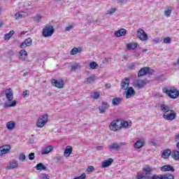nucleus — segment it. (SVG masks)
<instances>
[{"label":"nucleus","mask_w":179,"mask_h":179,"mask_svg":"<svg viewBox=\"0 0 179 179\" xmlns=\"http://www.w3.org/2000/svg\"><path fill=\"white\" fill-rule=\"evenodd\" d=\"M171 8H168L165 11H164V15L166 16H170L171 15Z\"/></svg>","instance_id":"c03bdc74"},{"label":"nucleus","mask_w":179,"mask_h":179,"mask_svg":"<svg viewBox=\"0 0 179 179\" xmlns=\"http://www.w3.org/2000/svg\"><path fill=\"white\" fill-rule=\"evenodd\" d=\"M137 179H162V176L153 175V168L145 165L143 168V173L137 176Z\"/></svg>","instance_id":"f257e3e1"},{"label":"nucleus","mask_w":179,"mask_h":179,"mask_svg":"<svg viewBox=\"0 0 179 179\" xmlns=\"http://www.w3.org/2000/svg\"><path fill=\"white\" fill-rule=\"evenodd\" d=\"M91 97L92 99H95L96 100L97 99H99L100 97V93L99 92H94L92 95H91Z\"/></svg>","instance_id":"79ce46f5"},{"label":"nucleus","mask_w":179,"mask_h":179,"mask_svg":"<svg viewBox=\"0 0 179 179\" xmlns=\"http://www.w3.org/2000/svg\"><path fill=\"white\" fill-rule=\"evenodd\" d=\"M149 67H143L141 68L138 73V78H141V76H143L145 75H146V73H148V72H149Z\"/></svg>","instance_id":"412c9836"},{"label":"nucleus","mask_w":179,"mask_h":179,"mask_svg":"<svg viewBox=\"0 0 179 179\" xmlns=\"http://www.w3.org/2000/svg\"><path fill=\"white\" fill-rule=\"evenodd\" d=\"M51 150H52V146L50 145L46 147L41 152L42 155H48V153H50V152H51Z\"/></svg>","instance_id":"473e14b6"},{"label":"nucleus","mask_w":179,"mask_h":179,"mask_svg":"<svg viewBox=\"0 0 179 179\" xmlns=\"http://www.w3.org/2000/svg\"><path fill=\"white\" fill-rule=\"evenodd\" d=\"M146 51H148V49H143V50H142V52H146Z\"/></svg>","instance_id":"0e129e2a"},{"label":"nucleus","mask_w":179,"mask_h":179,"mask_svg":"<svg viewBox=\"0 0 179 179\" xmlns=\"http://www.w3.org/2000/svg\"><path fill=\"white\" fill-rule=\"evenodd\" d=\"M160 109L162 111V113H164V114H166V113H170V111L171 110V109L170 108V106L164 103L160 106Z\"/></svg>","instance_id":"4be33fe9"},{"label":"nucleus","mask_w":179,"mask_h":179,"mask_svg":"<svg viewBox=\"0 0 179 179\" xmlns=\"http://www.w3.org/2000/svg\"><path fill=\"white\" fill-rule=\"evenodd\" d=\"M72 29H73V26L70 25L65 28V31H71V30H72Z\"/></svg>","instance_id":"603ef678"},{"label":"nucleus","mask_w":179,"mask_h":179,"mask_svg":"<svg viewBox=\"0 0 179 179\" xmlns=\"http://www.w3.org/2000/svg\"><path fill=\"white\" fill-rule=\"evenodd\" d=\"M106 89H110V87H111V84H106Z\"/></svg>","instance_id":"bf43d9fd"},{"label":"nucleus","mask_w":179,"mask_h":179,"mask_svg":"<svg viewBox=\"0 0 179 179\" xmlns=\"http://www.w3.org/2000/svg\"><path fill=\"white\" fill-rule=\"evenodd\" d=\"M71 153H72V147L69 145L65 149L64 155L66 157H69V156L71 155Z\"/></svg>","instance_id":"c756f323"},{"label":"nucleus","mask_w":179,"mask_h":179,"mask_svg":"<svg viewBox=\"0 0 179 179\" xmlns=\"http://www.w3.org/2000/svg\"><path fill=\"white\" fill-rule=\"evenodd\" d=\"M17 101H12L11 102H6L3 104V108H9L10 107H15L17 104Z\"/></svg>","instance_id":"393cba45"},{"label":"nucleus","mask_w":179,"mask_h":179,"mask_svg":"<svg viewBox=\"0 0 179 179\" xmlns=\"http://www.w3.org/2000/svg\"><path fill=\"white\" fill-rule=\"evenodd\" d=\"M30 143H34V140L31 139V140H30Z\"/></svg>","instance_id":"338daca9"},{"label":"nucleus","mask_w":179,"mask_h":179,"mask_svg":"<svg viewBox=\"0 0 179 179\" xmlns=\"http://www.w3.org/2000/svg\"><path fill=\"white\" fill-rule=\"evenodd\" d=\"M52 83L53 84V86H55V87H57L58 89H62L64 87V81L63 80H52Z\"/></svg>","instance_id":"4468645a"},{"label":"nucleus","mask_w":179,"mask_h":179,"mask_svg":"<svg viewBox=\"0 0 179 179\" xmlns=\"http://www.w3.org/2000/svg\"><path fill=\"white\" fill-rule=\"evenodd\" d=\"M16 125V123H15V122L13 121H10L8 122L6 124V128L9 130V131H12V129H13L15 128V126Z\"/></svg>","instance_id":"c85d7f7f"},{"label":"nucleus","mask_w":179,"mask_h":179,"mask_svg":"<svg viewBox=\"0 0 179 179\" xmlns=\"http://www.w3.org/2000/svg\"><path fill=\"white\" fill-rule=\"evenodd\" d=\"M10 150V145H5L0 147V156H3V155H6V153H9Z\"/></svg>","instance_id":"ddd939ff"},{"label":"nucleus","mask_w":179,"mask_h":179,"mask_svg":"<svg viewBox=\"0 0 179 179\" xmlns=\"http://www.w3.org/2000/svg\"><path fill=\"white\" fill-rule=\"evenodd\" d=\"M97 66H99V64H97V63H96V62H92L90 64V68H91V69H96L97 68Z\"/></svg>","instance_id":"a19ab883"},{"label":"nucleus","mask_w":179,"mask_h":179,"mask_svg":"<svg viewBox=\"0 0 179 179\" xmlns=\"http://www.w3.org/2000/svg\"><path fill=\"white\" fill-rule=\"evenodd\" d=\"M87 20L90 22V23H92L93 22V18L90 16H88L87 17Z\"/></svg>","instance_id":"864d4df0"},{"label":"nucleus","mask_w":179,"mask_h":179,"mask_svg":"<svg viewBox=\"0 0 179 179\" xmlns=\"http://www.w3.org/2000/svg\"><path fill=\"white\" fill-rule=\"evenodd\" d=\"M134 67H135V63H131L129 66V69H134Z\"/></svg>","instance_id":"6e6d98bb"},{"label":"nucleus","mask_w":179,"mask_h":179,"mask_svg":"<svg viewBox=\"0 0 179 179\" xmlns=\"http://www.w3.org/2000/svg\"><path fill=\"white\" fill-rule=\"evenodd\" d=\"M22 96L26 97V96H29V91L26 90L23 92Z\"/></svg>","instance_id":"5fc2aeb1"},{"label":"nucleus","mask_w":179,"mask_h":179,"mask_svg":"<svg viewBox=\"0 0 179 179\" xmlns=\"http://www.w3.org/2000/svg\"><path fill=\"white\" fill-rule=\"evenodd\" d=\"M137 37L138 38L141 40V41H147L148 34H146V32H145V30H143L142 28H139L137 30Z\"/></svg>","instance_id":"0eeeda50"},{"label":"nucleus","mask_w":179,"mask_h":179,"mask_svg":"<svg viewBox=\"0 0 179 179\" xmlns=\"http://www.w3.org/2000/svg\"><path fill=\"white\" fill-rule=\"evenodd\" d=\"M27 51H26L24 49H22L19 52V59L21 61H24L25 64H27L30 62V60L27 58Z\"/></svg>","instance_id":"1a4fd4ad"},{"label":"nucleus","mask_w":179,"mask_h":179,"mask_svg":"<svg viewBox=\"0 0 179 179\" xmlns=\"http://www.w3.org/2000/svg\"><path fill=\"white\" fill-rule=\"evenodd\" d=\"M116 10H117V8H110L108 10V15H113V13H115Z\"/></svg>","instance_id":"49530a36"},{"label":"nucleus","mask_w":179,"mask_h":179,"mask_svg":"<svg viewBox=\"0 0 179 179\" xmlns=\"http://www.w3.org/2000/svg\"><path fill=\"white\" fill-rule=\"evenodd\" d=\"M78 51H79V49H78L77 48H74L71 50V51L70 52V54L71 55H76Z\"/></svg>","instance_id":"37998d69"},{"label":"nucleus","mask_w":179,"mask_h":179,"mask_svg":"<svg viewBox=\"0 0 179 179\" xmlns=\"http://www.w3.org/2000/svg\"><path fill=\"white\" fill-rule=\"evenodd\" d=\"M145 141L144 140V138H141L138 141H137L135 143H134V148L135 149H141V148H143V146L145 145Z\"/></svg>","instance_id":"6ab92c4d"},{"label":"nucleus","mask_w":179,"mask_h":179,"mask_svg":"<svg viewBox=\"0 0 179 179\" xmlns=\"http://www.w3.org/2000/svg\"><path fill=\"white\" fill-rule=\"evenodd\" d=\"M141 55L139 54V53H136L135 55H134V56L135 57H139Z\"/></svg>","instance_id":"e2e57ef3"},{"label":"nucleus","mask_w":179,"mask_h":179,"mask_svg":"<svg viewBox=\"0 0 179 179\" xmlns=\"http://www.w3.org/2000/svg\"><path fill=\"white\" fill-rule=\"evenodd\" d=\"M161 179H174V176L171 173H166L161 176Z\"/></svg>","instance_id":"2f4dec72"},{"label":"nucleus","mask_w":179,"mask_h":179,"mask_svg":"<svg viewBox=\"0 0 179 179\" xmlns=\"http://www.w3.org/2000/svg\"><path fill=\"white\" fill-rule=\"evenodd\" d=\"M127 34V29H121L115 32V36L116 37H122V36H125Z\"/></svg>","instance_id":"5701e85b"},{"label":"nucleus","mask_w":179,"mask_h":179,"mask_svg":"<svg viewBox=\"0 0 179 179\" xmlns=\"http://www.w3.org/2000/svg\"><path fill=\"white\" fill-rule=\"evenodd\" d=\"M78 68H79V64H75L74 65L71 66V71H76V69H78Z\"/></svg>","instance_id":"09e8293b"},{"label":"nucleus","mask_w":179,"mask_h":179,"mask_svg":"<svg viewBox=\"0 0 179 179\" xmlns=\"http://www.w3.org/2000/svg\"><path fill=\"white\" fill-rule=\"evenodd\" d=\"M47 122H48V115H42L38 117L36 122V127L37 128H43Z\"/></svg>","instance_id":"f03ea898"},{"label":"nucleus","mask_w":179,"mask_h":179,"mask_svg":"<svg viewBox=\"0 0 179 179\" xmlns=\"http://www.w3.org/2000/svg\"><path fill=\"white\" fill-rule=\"evenodd\" d=\"M5 96L8 101H12L13 100V90L11 88H7L5 90Z\"/></svg>","instance_id":"9d476101"},{"label":"nucleus","mask_w":179,"mask_h":179,"mask_svg":"<svg viewBox=\"0 0 179 179\" xmlns=\"http://www.w3.org/2000/svg\"><path fill=\"white\" fill-rule=\"evenodd\" d=\"M126 93V99H131V97H134L136 94L135 90H134V87H130L127 89V91H125Z\"/></svg>","instance_id":"2eb2a0df"},{"label":"nucleus","mask_w":179,"mask_h":179,"mask_svg":"<svg viewBox=\"0 0 179 179\" xmlns=\"http://www.w3.org/2000/svg\"><path fill=\"white\" fill-rule=\"evenodd\" d=\"M87 171L88 173H93V171H94V166H88Z\"/></svg>","instance_id":"8fccbe9b"},{"label":"nucleus","mask_w":179,"mask_h":179,"mask_svg":"<svg viewBox=\"0 0 179 179\" xmlns=\"http://www.w3.org/2000/svg\"><path fill=\"white\" fill-rule=\"evenodd\" d=\"M28 73H27V72L24 73V76H27Z\"/></svg>","instance_id":"69168bd1"},{"label":"nucleus","mask_w":179,"mask_h":179,"mask_svg":"<svg viewBox=\"0 0 179 179\" xmlns=\"http://www.w3.org/2000/svg\"><path fill=\"white\" fill-rule=\"evenodd\" d=\"M96 150H103V146H97Z\"/></svg>","instance_id":"13d9d810"},{"label":"nucleus","mask_w":179,"mask_h":179,"mask_svg":"<svg viewBox=\"0 0 179 179\" xmlns=\"http://www.w3.org/2000/svg\"><path fill=\"white\" fill-rule=\"evenodd\" d=\"M138 47V43H127V50H135Z\"/></svg>","instance_id":"7c9ffc66"},{"label":"nucleus","mask_w":179,"mask_h":179,"mask_svg":"<svg viewBox=\"0 0 179 179\" xmlns=\"http://www.w3.org/2000/svg\"><path fill=\"white\" fill-rule=\"evenodd\" d=\"M94 80H96V78H94V76H90L85 80V83H86V85L89 83H93Z\"/></svg>","instance_id":"c9c22d12"},{"label":"nucleus","mask_w":179,"mask_h":179,"mask_svg":"<svg viewBox=\"0 0 179 179\" xmlns=\"http://www.w3.org/2000/svg\"><path fill=\"white\" fill-rule=\"evenodd\" d=\"M125 145H127V143L125 142H122V143H117V142H114L112 143L110 145H108V149L110 150V152H113V150H121V148H122V146H125Z\"/></svg>","instance_id":"20e7f679"},{"label":"nucleus","mask_w":179,"mask_h":179,"mask_svg":"<svg viewBox=\"0 0 179 179\" xmlns=\"http://www.w3.org/2000/svg\"><path fill=\"white\" fill-rule=\"evenodd\" d=\"M120 86L122 89L127 90L129 87V78H125L124 80H122Z\"/></svg>","instance_id":"a211bd4d"},{"label":"nucleus","mask_w":179,"mask_h":179,"mask_svg":"<svg viewBox=\"0 0 179 179\" xmlns=\"http://www.w3.org/2000/svg\"><path fill=\"white\" fill-rule=\"evenodd\" d=\"M39 179H50V176L45 173H41Z\"/></svg>","instance_id":"a18cd8bd"},{"label":"nucleus","mask_w":179,"mask_h":179,"mask_svg":"<svg viewBox=\"0 0 179 179\" xmlns=\"http://www.w3.org/2000/svg\"><path fill=\"white\" fill-rule=\"evenodd\" d=\"M125 1H127V0H120V2H125Z\"/></svg>","instance_id":"774afa93"},{"label":"nucleus","mask_w":179,"mask_h":179,"mask_svg":"<svg viewBox=\"0 0 179 179\" xmlns=\"http://www.w3.org/2000/svg\"><path fill=\"white\" fill-rule=\"evenodd\" d=\"M36 170H46L47 166H45L43 163H39L36 166Z\"/></svg>","instance_id":"f704fd0d"},{"label":"nucleus","mask_w":179,"mask_h":179,"mask_svg":"<svg viewBox=\"0 0 179 179\" xmlns=\"http://www.w3.org/2000/svg\"><path fill=\"white\" fill-rule=\"evenodd\" d=\"M122 101V98L115 97L112 99V104L113 106H117L119 104H121Z\"/></svg>","instance_id":"bb28decb"},{"label":"nucleus","mask_w":179,"mask_h":179,"mask_svg":"<svg viewBox=\"0 0 179 179\" xmlns=\"http://www.w3.org/2000/svg\"><path fill=\"white\" fill-rule=\"evenodd\" d=\"M146 80H137L134 83V87H138V89H142L146 86Z\"/></svg>","instance_id":"9b49d317"},{"label":"nucleus","mask_w":179,"mask_h":179,"mask_svg":"<svg viewBox=\"0 0 179 179\" xmlns=\"http://www.w3.org/2000/svg\"><path fill=\"white\" fill-rule=\"evenodd\" d=\"M57 160H61L62 157H56Z\"/></svg>","instance_id":"680f3d73"},{"label":"nucleus","mask_w":179,"mask_h":179,"mask_svg":"<svg viewBox=\"0 0 179 179\" xmlns=\"http://www.w3.org/2000/svg\"><path fill=\"white\" fill-rule=\"evenodd\" d=\"M164 43H165V44H170V43H171V38L166 37L164 38Z\"/></svg>","instance_id":"de8ad7c7"},{"label":"nucleus","mask_w":179,"mask_h":179,"mask_svg":"<svg viewBox=\"0 0 179 179\" xmlns=\"http://www.w3.org/2000/svg\"><path fill=\"white\" fill-rule=\"evenodd\" d=\"M109 128L110 131H113L114 132H116L118 129H121L120 120H113L111 122L109 125Z\"/></svg>","instance_id":"6e6552de"},{"label":"nucleus","mask_w":179,"mask_h":179,"mask_svg":"<svg viewBox=\"0 0 179 179\" xmlns=\"http://www.w3.org/2000/svg\"><path fill=\"white\" fill-rule=\"evenodd\" d=\"M172 157L174 159V160H179V151H173Z\"/></svg>","instance_id":"e433bc0d"},{"label":"nucleus","mask_w":179,"mask_h":179,"mask_svg":"<svg viewBox=\"0 0 179 179\" xmlns=\"http://www.w3.org/2000/svg\"><path fill=\"white\" fill-rule=\"evenodd\" d=\"M41 19H43V15L38 14L34 17V22H37L38 23L41 20Z\"/></svg>","instance_id":"ea45409f"},{"label":"nucleus","mask_w":179,"mask_h":179,"mask_svg":"<svg viewBox=\"0 0 179 179\" xmlns=\"http://www.w3.org/2000/svg\"><path fill=\"white\" fill-rule=\"evenodd\" d=\"M54 34V27L52 26H48L43 28V36L44 37H51Z\"/></svg>","instance_id":"423d86ee"},{"label":"nucleus","mask_w":179,"mask_h":179,"mask_svg":"<svg viewBox=\"0 0 179 179\" xmlns=\"http://www.w3.org/2000/svg\"><path fill=\"white\" fill-rule=\"evenodd\" d=\"M2 12H3V8L0 7V15H2Z\"/></svg>","instance_id":"052dcab7"},{"label":"nucleus","mask_w":179,"mask_h":179,"mask_svg":"<svg viewBox=\"0 0 179 179\" xmlns=\"http://www.w3.org/2000/svg\"><path fill=\"white\" fill-rule=\"evenodd\" d=\"M18 159L20 160V162H24L26 160V155H24V153L23 152L20 153Z\"/></svg>","instance_id":"58836bf2"},{"label":"nucleus","mask_w":179,"mask_h":179,"mask_svg":"<svg viewBox=\"0 0 179 179\" xmlns=\"http://www.w3.org/2000/svg\"><path fill=\"white\" fill-rule=\"evenodd\" d=\"M33 44V40L31 38H28L24 40V42H22L20 45V48H26V47H30Z\"/></svg>","instance_id":"f8f14e48"},{"label":"nucleus","mask_w":179,"mask_h":179,"mask_svg":"<svg viewBox=\"0 0 179 179\" xmlns=\"http://www.w3.org/2000/svg\"><path fill=\"white\" fill-rule=\"evenodd\" d=\"M28 157L29 160H34V158L36 157L34 152H31L29 155Z\"/></svg>","instance_id":"3c124183"},{"label":"nucleus","mask_w":179,"mask_h":179,"mask_svg":"<svg viewBox=\"0 0 179 179\" xmlns=\"http://www.w3.org/2000/svg\"><path fill=\"white\" fill-rule=\"evenodd\" d=\"M162 92L167 94L170 99H177L179 96V91L176 89L167 90L166 88H164Z\"/></svg>","instance_id":"7ed1b4c3"},{"label":"nucleus","mask_w":179,"mask_h":179,"mask_svg":"<svg viewBox=\"0 0 179 179\" xmlns=\"http://www.w3.org/2000/svg\"><path fill=\"white\" fill-rule=\"evenodd\" d=\"M170 155H171V150L166 149L164 150V152H162V157H163V159H169Z\"/></svg>","instance_id":"cd10ccee"},{"label":"nucleus","mask_w":179,"mask_h":179,"mask_svg":"<svg viewBox=\"0 0 179 179\" xmlns=\"http://www.w3.org/2000/svg\"><path fill=\"white\" fill-rule=\"evenodd\" d=\"M161 171H163L164 173H166L167 171H171V173H173L174 171H176V169H174V166H171V165H164L162 166L160 168Z\"/></svg>","instance_id":"dca6fc26"},{"label":"nucleus","mask_w":179,"mask_h":179,"mask_svg":"<svg viewBox=\"0 0 179 179\" xmlns=\"http://www.w3.org/2000/svg\"><path fill=\"white\" fill-rule=\"evenodd\" d=\"M176 117L177 113L173 110H169V112H166V113L163 115V118L166 121H173V120H176Z\"/></svg>","instance_id":"39448f33"},{"label":"nucleus","mask_w":179,"mask_h":179,"mask_svg":"<svg viewBox=\"0 0 179 179\" xmlns=\"http://www.w3.org/2000/svg\"><path fill=\"white\" fill-rule=\"evenodd\" d=\"M150 143L152 146H156V145H157V143H156V141H150Z\"/></svg>","instance_id":"4d7b16f0"},{"label":"nucleus","mask_w":179,"mask_h":179,"mask_svg":"<svg viewBox=\"0 0 179 179\" xmlns=\"http://www.w3.org/2000/svg\"><path fill=\"white\" fill-rule=\"evenodd\" d=\"M120 129L121 128H127L128 125H129V124L127 121H122V122L120 121Z\"/></svg>","instance_id":"4c0bfd02"},{"label":"nucleus","mask_w":179,"mask_h":179,"mask_svg":"<svg viewBox=\"0 0 179 179\" xmlns=\"http://www.w3.org/2000/svg\"><path fill=\"white\" fill-rule=\"evenodd\" d=\"M17 167H19V163H17V161L13 160L6 166V169L7 170H15V169H17Z\"/></svg>","instance_id":"f3484780"},{"label":"nucleus","mask_w":179,"mask_h":179,"mask_svg":"<svg viewBox=\"0 0 179 179\" xmlns=\"http://www.w3.org/2000/svg\"><path fill=\"white\" fill-rule=\"evenodd\" d=\"M26 16H27V13L26 12H18L15 15V17L17 20L22 19V17H26Z\"/></svg>","instance_id":"a878e982"},{"label":"nucleus","mask_w":179,"mask_h":179,"mask_svg":"<svg viewBox=\"0 0 179 179\" xmlns=\"http://www.w3.org/2000/svg\"><path fill=\"white\" fill-rule=\"evenodd\" d=\"M109 107L110 106H108V103L107 102H102L101 106H99L100 114H104L106 113V110H108Z\"/></svg>","instance_id":"aec40b11"},{"label":"nucleus","mask_w":179,"mask_h":179,"mask_svg":"<svg viewBox=\"0 0 179 179\" xmlns=\"http://www.w3.org/2000/svg\"><path fill=\"white\" fill-rule=\"evenodd\" d=\"M15 34V31H10L8 34H6L4 36V40H10L12 36Z\"/></svg>","instance_id":"72a5a7b5"},{"label":"nucleus","mask_w":179,"mask_h":179,"mask_svg":"<svg viewBox=\"0 0 179 179\" xmlns=\"http://www.w3.org/2000/svg\"><path fill=\"white\" fill-rule=\"evenodd\" d=\"M113 162H114V159H113L112 158H109L108 159L105 160L102 162V167L103 169L108 167L109 166H110V164H113Z\"/></svg>","instance_id":"b1692460"}]
</instances>
